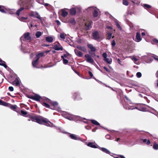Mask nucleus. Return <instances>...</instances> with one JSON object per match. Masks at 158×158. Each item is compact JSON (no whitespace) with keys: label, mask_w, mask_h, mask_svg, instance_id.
I'll return each instance as SVG.
<instances>
[{"label":"nucleus","mask_w":158,"mask_h":158,"mask_svg":"<svg viewBox=\"0 0 158 158\" xmlns=\"http://www.w3.org/2000/svg\"><path fill=\"white\" fill-rule=\"evenodd\" d=\"M31 3L32 0H19L17 2L18 4L23 7H21L17 10L16 12V14L19 16L24 9L30 8Z\"/></svg>","instance_id":"f257e3e1"},{"label":"nucleus","mask_w":158,"mask_h":158,"mask_svg":"<svg viewBox=\"0 0 158 158\" xmlns=\"http://www.w3.org/2000/svg\"><path fill=\"white\" fill-rule=\"evenodd\" d=\"M32 121H35L37 123L41 124L43 123H45V125L47 126L52 127L53 126V124L48 120L44 117L40 116H33L31 118Z\"/></svg>","instance_id":"f03ea898"},{"label":"nucleus","mask_w":158,"mask_h":158,"mask_svg":"<svg viewBox=\"0 0 158 158\" xmlns=\"http://www.w3.org/2000/svg\"><path fill=\"white\" fill-rule=\"evenodd\" d=\"M62 115L65 118L70 120H74L75 121H82L83 120H85V118H83L79 116H76L68 114L66 112H64Z\"/></svg>","instance_id":"7ed1b4c3"},{"label":"nucleus","mask_w":158,"mask_h":158,"mask_svg":"<svg viewBox=\"0 0 158 158\" xmlns=\"http://www.w3.org/2000/svg\"><path fill=\"white\" fill-rule=\"evenodd\" d=\"M45 100L49 103L52 104L51 106L50 109L52 110H57L58 112L60 111V108L58 106V103L56 102H52L48 98H45Z\"/></svg>","instance_id":"20e7f679"},{"label":"nucleus","mask_w":158,"mask_h":158,"mask_svg":"<svg viewBox=\"0 0 158 158\" xmlns=\"http://www.w3.org/2000/svg\"><path fill=\"white\" fill-rule=\"evenodd\" d=\"M87 11L88 12H90L91 11H94L93 12V15L94 17H97L98 16V9L94 6H91L88 7L87 9Z\"/></svg>","instance_id":"39448f33"},{"label":"nucleus","mask_w":158,"mask_h":158,"mask_svg":"<svg viewBox=\"0 0 158 158\" xmlns=\"http://www.w3.org/2000/svg\"><path fill=\"white\" fill-rule=\"evenodd\" d=\"M102 56L103 57V60L108 64H111L112 62V59L109 57H107V54L104 52L102 54Z\"/></svg>","instance_id":"423d86ee"},{"label":"nucleus","mask_w":158,"mask_h":158,"mask_svg":"<svg viewBox=\"0 0 158 158\" xmlns=\"http://www.w3.org/2000/svg\"><path fill=\"white\" fill-rule=\"evenodd\" d=\"M30 34L29 32H27L25 33L23 36L20 38V40L22 41V40L24 39V40L27 41H30L31 40V37L30 35Z\"/></svg>","instance_id":"0eeeda50"},{"label":"nucleus","mask_w":158,"mask_h":158,"mask_svg":"<svg viewBox=\"0 0 158 158\" xmlns=\"http://www.w3.org/2000/svg\"><path fill=\"white\" fill-rule=\"evenodd\" d=\"M92 35L94 40L98 41H100V35L99 32L98 31H94L92 32Z\"/></svg>","instance_id":"6e6552de"},{"label":"nucleus","mask_w":158,"mask_h":158,"mask_svg":"<svg viewBox=\"0 0 158 158\" xmlns=\"http://www.w3.org/2000/svg\"><path fill=\"white\" fill-rule=\"evenodd\" d=\"M53 49L56 50H62L63 48L60 44L58 42L55 43L53 47Z\"/></svg>","instance_id":"1a4fd4ad"},{"label":"nucleus","mask_w":158,"mask_h":158,"mask_svg":"<svg viewBox=\"0 0 158 158\" xmlns=\"http://www.w3.org/2000/svg\"><path fill=\"white\" fill-rule=\"evenodd\" d=\"M92 23V21L91 20H88L87 22H85V29L86 30H89L91 28Z\"/></svg>","instance_id":"9d476101"},{"label":"nucleus","mask_w":158,"mask_h":158,"mask_svg":"<svg viewBox=\"0 0 158 158\" xmlns=\"http://www.w3.org/2000/svg\"><path fill=\"white\" fill-rule=\"evenodd\" d=\"M85 56L86 58V61L87 62L93 64L94 62V60L89 54H86Z\"/></svg>","instance_id":"9b49d317"},{"label":"nucleus","mask_w":158,"mask_h":158,"mask_svg":"<svg viewBox=\"0 0 158 158\" xmlns=\"http://www.w3.org/2000/svg\"><path fill=\"white\" fill-rule=\"evenodd\" d=\"M30 98L36 101H39L41 98V97L38 95L35 94L34 95L31 96Z\"/></svg>","instance_id":"f8f14e48"},{"label":"nucleus","mask_w":158,"mask_h":158,"mask_svg":"<svg viewBox=\"0 0 158 158\" xmlns=\"http://www.w3.org/2000/svg\"><path fill=\"white\" fill-rule=\"evenodd\" d=\"M70 138L73 139L75 140H81V138L79 136L77 135L73 134H71L69 135Z\"/></svg>","instance_id":"ddd939ff"},{"label":"nucleus","mask_w":158,"mask_h":158,"mask_svg":"<svg viewBox=\"0 0 158 158\" xmlns=\"http://www.w3.org/2000/svg\"><path fill=\"white\" fill-rule=\"evenodd\" d=\"M73 98L74 99L77 100H80L82 99V98L80 97V94L77 93H75L73 94Z\"/></svg>","instance_id":"4468645a"},{"label":"nucleus","mask_w":158,"mask_h":158,"mask_svg":"<svg viewBox=\"0 0 158 158\" xmlns=\"http://www.w3.org/2000/svg\"><path fill=\"white\" fill-rule=\"evenodd\" d=\"M142 40L140 37V35L139 33L137 32L136 36V38L135 41L137 42H139L141 41Z\"/></svg>","instance_id":"2eb2a0df"},{"label":"nucleus","mask_w":158,"mask_h":158,"mask_svg":"<svg viewBox=\"0 0 158 158\" xmlns=\"http://www.w3.org/2000/svg\"><path fill=\"white\" fill-rule=\"evenodd\" d=\"M123 106L124 108L126 109L133 110L135 109L134 106H130L128 104H126L125 105L124 104Z\"/></svg>","instance_id":"dca6fc26"},{"label":"nucleus","mask_w":158,"mask_h":158,"mask_svg":"<svg viewBox=\"0 0 158 158\" xmlns=\"http://www.w3.org/2000/svg\"><path fill=\"white\" fill-rule=\"evenodd\" d=\"M95 143L94 142H89V143L87 145L88 146L92 148H98L95 144Z\"/></svg>","instance_id":"f3484780"},{"label":"nucleus","mask_w":158,"mask_h":158,"mask_svg":"<svg viewBox=\"0 0 158 158\" xmlns=\"http://www.w3.org/2000/svg\"><path fill=\"white\" fill-rule=\"evenodd\" d=\"M74 52L76 54L77 56L79 57H81L82 56L83 53L79 51L76 49H75L74 50Z\"/></svg>","instance_id":"a211bd4d"},{"label":"nucleus","mask_w":158,"mask_h":158,"mask_svg":"<svg viewBox=\"0 0 158 158\" xmlns=\"http://www.w3.org/2000/svg\"><path fill=\"white\" fill-rule=\"evenodd\" d=\"M87 46L90 49L91 51L94 52L96 51V49L94 47L92 44H88Z\"/></svg>","instance_id":"6ab92c4d"},{"label":"nucleus","mask_w":158,"mask_h":158,"mask_svg":"<svg viewBox=\"0 0 158 158\" xmlns=\"http://www.w3.org/2000/svg\"><path fill=\"white\" fill-rule=\"evenodd\" d=\"M39 60V58H36V59L34 61H33L32 64L34 67L37 68L36 65L38 64V61Z\"/></svg>","instance_id":"aec40b11"},{"label":"nucleus","mask_w":158,"mask_h":158,"mask_svg":"<svg viewBox=\"0 0 158 158\" xmlns=\"http://www.w3.org/2000/svg\"><path fill=\"white\" fill-rule=\"evenodd\" d=\"M12 84L15 86H17L19 85L20 83L18 79L16 78L15 80L12 82Z\"/></svg>","instance_id":"412c9836"},{"label":"nucleus","mask_w":158,"mask_h":158,"mask_svg":"<svg viewBox=\"0 0 158 158\" xmlns=\"http://www.w3.org/2000/svg\"><path fill=\"white\" fill-rule=\"evenodd\" d=\"M45 98H44V102L42 104V105L44 106L46 108H50L51 106H49V105L46 102H47V101L45 100Z\"/></svg>","instance_id":"4be33fe9"},{"label":"nucleus","mask_w":158,"mask_h":158,"mask_svg":"<svg viewBox=\"0 0 158 158\" xmlns=\"http://www.w3.org/2000/svg\"><path fill=\"white\" fill-rule=\"evenodd\" d=\"M46 40L47 42L49 43H51L53 41V38L52 36H48L46 37Z\"/></svg>","instance_id":"5701e85b"},{"label":"nucleus","mask_w":158,"mask_h":158,"mask_svg":"<svg viewBox=\"0 0 158 158\" xmlns=\"http://www.w3.org/2000/svg\"><path fill=\"white\" fill-rule=\"evenodd\" d=\"M100 149L103 152H104L107 154H109L110 153V151L105 148H100Z\"/></svg>","instance_id":"b1692460"},{"label":"nucleus","mask_w":158,"mask_h":158,"mask_svg":"<svg viewBox=\"0 0 158 158\" xmlns=\"http://www.w3.org/2000/svg\"><path fill=\"white\" fill-rule=\"evenodd\" d=\"M70 13L71 15H74L76 13V10L75 8H72L70 10Z\"/></svg>","instance_id":"393cba45"},{"label":"nucleus","mask_w":158,"mask_h":158,"mask_svg":"<svg viewBox=\"0 0 158 158\" xmlns=\"http://www.w3.org/2000/svg\"><path fill=\"white\" fill-rule=\"evenodd\" d=\"M70 56V55L69 54L67 53L65 54H64L63 55L61 56V58L62 59L65 58L66 59H68L69 58Z\"/></svg>","instance_id":"a878e982"},{"label":"nucleus","mask_w":158,"mask_h":158,"mask_svg":"<svg viewBox=\"0 0 158 158\" xmlns=\"http://www.w3.org/2000/svg\"><path fill=\"white\" fill-rule=\"evenodd\" d=\"M0 62V65L3 66L6 69H7V68H8L6 64V62L4 61L1 60V61Z\"/></svg>","instance_id":"bb28decb"},{"label":"nucleus","mask_w":158,"mask_h":158,"mask_svg":"<svg viewBox=\"0 0 158 158\" xmlns=\"http://www.w3.org/2000/svg\"><path fill=\"white\" fill-rule=\"evenodd\" d=\"M18 19H19V20L22 22H25L24 20H25L27 19H28V17H20L19 16L18 17Z\"/></svg>","instance_id":"cd10ccee"},{"label":"nucleus","mask_w":158,"mask_h":158,"mask_svg":"<svg viewBox=\"0 0 158 158\" xmlns=\"http://www.w3.org/2000/svg\"><path fill=\"white\" fill-rule=\"evenodd\" d=\"M9 104L8 103L6 102H5L3 101L0 99V105H2L3 106H7L9 105Z\"/></svg>","instance_id":"c85d7f7f"},{"label":"nucleus","mask_w":158,"mask_h":158,"mask_svg":"<svg viewBox=\"0 0 158 158\" xmlns=\"http://www.w3.org/2000/svg\"><path fill=\"white\" fill-rule=\"evenodd\" d=\"M68 15V13L67 12L65 11L64 10H62V14L61 15L63 17H65L66 16Z\"/></svg>","instance_id":"c756f323"},{"label":"nucleus","mask_w":158,"mask_h":158,"mask_svg":"<svg viewBox=\"0 0 158 158\" xmlns=\"http://www.w3.org/2000/svg\"><path fill=\"white\" fill-rule=\"evenodd\" d=\"M42 34V33L40 31H37L36 32L35 35L36 38H39Z\"/></svg>","instance_id":"7c9ffc66"},{"label":"nucleus","mask_w":158,"mask_h":158,"mask_svg":"<svg viewBox=\"0 0 158 158\" xmlns=\"http://www.w3.org/2000/svg\"><path fill=\"white\" fill-rule=\"evenodd\" d=\"M91 123L96 125H98L99 126L100 125V124L96 121L94 120H91Z\"/></svg>","instance_id":"2f4dec72"},{"label":"nucleus","mask_w":158,"mask_h":158,"mask_svg":"<svg viewBox=\"0 0 158 158\" xmlns=\"http://www.w3.org/2000/svg\"><path fill=\"white\" fill-rule=\"evenodd\" d=\"M77 48L79 49L82 50V51H83L84 52L86 51V49L84 47H81V46H77Z\"/></svg>","instance_id":"473e14b6"},{"label":"nucleus","mask_w":158,"mask_h":158,"mask_svg":"<svg viewBox=\"0 0 158 158\" xmlns=\"http://www.w3.org/2000/svg\"><path fill=\"white\" fill-rule=\"evenodd\" d=\"M35 13L36 15H37V16L36 17H35V18H37L40 19L42 23H43V22H42V21L41 18L40 17V15H39V14L37 12H35Z\"/></svg>","instance_id":"72a5a7b5"},{"label":"nucleus","mask_w":158,"mask_h":158,"mask_svg":"<svg viewBox=\"0 0 158 158\" xmlns=\"http://www.w3.org/2000/svg\"><path fill=\"white\" fill-rule=\"evenodd\" d=\"M142 6L145 9H147V8H151V6L148 4H143Z\"/></svg>","instance_id":"f704fd0d"},{"label":"nucleus","mask_w":158,"mask_h":158,"mask_svg":"<svg viewBox=\"0 0 158 158\" xmlns=\"http://www.w3.org/2000/svg\"><path fill=\"white\" fill-rule=\"evenodd\" d=\"M112 32H108L107 33V39L110 40L112 36Z\"/></svg>","instance_id":"c9c22d12"},{"label":"nucleus","mask_w":158,"mask_h":158,"mask_svg":"<svg viewBox=\"0 0 158 158\" xmlns=\"http://www.w3.org/2000/svg\"><path fill=\"white\" fill-rule=\"evenodd\" d=\"M10 108L12 110L15 111L17 108V106L15 105H11Z\"/></svg>","instance_id":"e433bc0d"},{"label":"nucleus","mask_w":158,"mask_h":158,"mask_svg":"<svg viewBox=\"0 0 158 158\" xmlns=\"http://www.w3.org/2000/svg\"><path fill=\"white\" fill-rule=\"evenodd\" d=\"M153 148L155 150H157L158 149V144L155 143L153 145Z\"/></svg>","instance_id":"4c0bfd02"},{"label":"nucleus","mask_w":158,"mask_h":158,"mask_svg":"<svg viewBox=\"0 0 158 158\" xmlns=\"http://www.w3.org/2000/svg\"><path fill=\"white\" fill-rule=\"evenodd\" d=\"M76 41L78 44L81 43L82 42V40L79 37H77L76 39Z\"/></svg>","instance_id":"58836bf2"},{"label":"nucleus","mask_w":158,"mask_h":158,"mask_svg":"<svg viewBox=\"0 0 158 158\" xmlns=\"http://www.w3.org/2000/svg\"><path fill=\"white\" fill-rule=\"evenodd\" d=\"M131 59L133 60L134 61V62L135 64H138L137 63H136V62L138 60V59H137L134 56H132L131 57Z\"/></svg>","instance_id":"ea45409f"},{"label":"nucleus","mask_w":158,"mask_h":158,"mask_svg":"<svg viewBox=\"0 0 158 158\" xmlns=\"http://www.w3.org/2000/svg\"><path fill=\"white\" fill-rule=\"evenodd\" d=\"M66 36V35L64 33H60V37L63 39L65 38Z\"/></svg>","instance_id":"a19ab883"},{"label":"nucleus","mask_w":158,"mask_h":158,"mask_svg":"<svg viewBox=\"0 0 158 158\" xmlns=\"http://www.w3.org/2000/svg\"><path fill=\"white\" fill-rule=\"evenodd\" d=\"M8 12L10 14H13L15 13V10H9L8 11Z\"/></svg>","instance_id":"79ce46f5"},{"label":"nucleus","mask_w":158,"mask_h":158,"mask_svg":"<svg viewBox=\"0 0 158 158\" xmlns=\"http://www.w3.org/2000/svg\"><path fill=\"white\" fill-rule=\"evenodd\" d=\"M44 54L43 53H40L37 54L36 56V58H40V57L41 56H43Z\"/></svg>","instance_id":"37998d69"},{"label":"nucleus","mask_w":158,"mask_h":158,"mask_svg":"<svg viewBox=\"0 0 158 158\" xmlns=\"http://www.w3.org/2000/svg\"><path fill=\"white\" fill-rule=\"evenodd\" d=\"M123 3L125 6H128L129 4L127 0H123Z\"/></svg>","instance_id":"c03bdc74"},{"label":"nucleus","mask_w":158,"mask_h":158,"mask_svg":"<svg viewBox=\"0 0 158 158\" xmlns=\"http://www.w3.org/2000/svg\"><path fill=\"white\" fill-rule=\"evenodd\" d=\"M4 7L3 6H0V11L2 13H6L4 10Z\"/></svg>","instance_id":"a18cd8bd"},{"label":"nucleus","mask_w":158,"mask_h":158,"mask_svg":"<svg viewBox=\"0 0 158 158\" xmlns=\"http://www.w3.org/2000/svg\"><path fill=\"white\" fill-rule=\"evenodd\" d=\"M36 1L41 4H44V0H36Z\"/></svg>","instance_id":"49530a36"},{"label":"nucleus","mask_w":158,"mask_h":158,"mask_svg":"<svg viewBox=\"0 0 158 158\" xmlns=\"http://www.w3.org/2000/svg\"><path fill=\"white\" fill-rule=\"evenodd\" d=\"M63 62L64 64H66L68 62V60L67 59L64 58L63 59Z\"/></svg>","instance_id":"de8ad7c7"},{"label":"nucleus","mask_w":158,"mask_h":158,"mask_svg":"<svg viewBox=\"0 0 158 158\" xmlns=\"http://www.w3.org/2000/svg\"><path fill=\"white\" fill-rule=\"evenodd\" d=\"M29 15L31 17H35L34 12L33 11L31 12L29 14Z\"/></svg>","instance_id":"09e8293b"},{"label":"nucleus","mask_w":158,"mask_h":158,"mask_svg":"<svg viewBox=\"0 0 158 158\" xmlns=\"http://www.w3.org/2000/svg\"><path fill=\"white\" fill-rule=\"evenodd\" d=\"M136 75L137 77L140 78L141 77L142 74L141 73L138 72L137 73Z\"/></svg>","instance_id":"8fccbe9b"},{"label":"nucleus","mask_w":158,"mask_h":158,"mask_svg":"<svg viewBox=\"0 0 158 158\" xmlns=\"http://www.w3.org/2000/svg\"><path fill=\"white\" fill-rule=\"evenodd\" d=\"M21 113L23 115H26L27 114V112L25 111H24L23 110H21Z\"/></svg>","instance_id":"3c124183"},{"label":"nucleus","mask_w":158,"mask_h":158,"mask_svg":"<svg viewBox=\"0 0 158 158\" xmlns=\"http://www.w3.org/2000/svg\"><path fill=\"white\" fill-rule=\"evenodd\" d=\"M8 89L10 91H13L14 90V88L12 86H10L8 88Z\"/></svg>","instance_id":"603ef678"},{"label":"nucleus","mask_w":158,"mask_h":158,"mask_svg":"<svg viewBox=\"0 0 158 158\" xmlns=\"http://www.w3.org/2000/svg\"><path fill=\"white\" fill-rule=\"evenodd\" d=\"M116 44L114 40H113L112 41V46L113 47H114Z\"/></svg>","instance_id":"864d4df0"},{"label":"nucleus","mask_w":158,"mask_h":158,"mask_svg":"<svg viewBox=\"0 0 158 158\" xmlns=\"http://www.w3.org/2000/svg\"><path fill=\"white\" fill-rule=\"evenodd\" d=\"M116 26H117V27L119 29L121 30V27H120V25H119V24L118 23H116Z\"/></svg>","instance_id":"5fc2aeb1"},{"label":"nucleus","mask_w":158,"mask_h":158,"mask_svg":"<svg viewBox=\"0 0 158 158\" xmlns=\"http://www.w3.org/2000/svg\"><path fill=\"white\" fill-rule=\"evenodd\" d=\"M117 60L119 64L120 65H123V64L121 63V61H120V60L119 59H117Z\"/></svg>","instance_id":"6e6d98bb"},{"label":"nucleus","mask_w":158,"mask_h":158,"mask_svg":"<svg viewBox=\"0 0 158 158\" xmlns=\"http://www.w3.org/2000/svg\"><path fill=\"white\" fill-rule=\"evenodd\" d=\"M103 68L107 72H110V70L108 69L106 67L104 66L103 67Z\"/></svg>","instance_id":"4d7b16f0"},{"label":"nucleus","mask_w":158,"mask_h":158,"mask_svg":"<svg viewBox=\"0 0 158 158\" xmlns=\"http://www.w3.org/2000/svg\"><path fill=\"white\" fill-rule=\"evenodd\" d=\"M153 41L155 43H158V40L156 39H154Z\"/></svg>","instance_id":"13d9d810"},{"label":"nucleus","mask_w":158,"mask_h":158,"mask_svg":"<svg viewBox=\"0 0 158 158\" xmlns=\"http://www.w3.org/2000/svg\"><path fill=\"white\" fill-rule=\"evenodd\" d=\"M89 75L91 77H93V74L91 72L89 71Z\"/></svg>","instance_id":"bf43d9fd"},{"label":"nucleus","mask_w":158,"mask_h":158,"mask_svg":"<svg viewBox=\"0 0 158 158\" xmlns=\"http://www.w3.org/2000/svg\"><path fill=\"white\" fill-rule=\"evenodd\" d=\"M56 23H57L58 25H60V23L59 20H56Z\"/></svg>","instance_id":"052dcab7"},{"label":"nucleus","mask_w":158,"mask_h":158,"mask_svg":"<svg viewBox=\"0 0 158 158\" xmlns=\"http://www.w3.org/2000/svg\"><path fill=\"white\" fill-rule=\"evenodd\" d=\"M146 142H147L146 144L147 145H149L150 143V141L149 140H147Z\"/></svg>","instance_id":"680f3d73"},{"label":"nucleus","mask_w":158,"mask_h":158,"mask_svg":"<svg viewBox=\"0 0 158 158\" xmlns=\"http://www.w3.org/2000/svg\"><path fill=\"white\" fill-rule=\"evenodd\" d=\"M106 27L108 29H110V30H112V27H111L107 26Z\"/></svg>","instance_id":"e2e57ef3"},{"label":"nucleus","mask_w":158,"mask_h":158,"mask_svg":"<svg viewBox=\"0 0 158 158\" xmlns=\"http://www.w3.org/2000/svg\"><path fill=\"white\" fill-rule=\"evenodd\" d=\"M125 98L126 99V100H128L129 101V103L131 104V101L130 100H129L128 98L127 97H126V96L125 97Z\"/></svg>","instance_id":"0e129e2a"},{"label":"nucleus","mask_w":158,"mask_h":158,"mask_svg":"<svg viewBox=\"0 0 158 158\" xmlns=\"http://www.w3.org/2000/svg\"><path fill=\"white\" fill-rule=\"evenodd\" d=\"M143 141V142L144 143H145V142H146L147 141V139H142Z\"/></svg>","instance_id":"69168bd1"},{"label":"nucleus","mask_w":158,"mask_h":158,"mask_svg":"<svg viewBox=\"0 0 158 158\" xmlns=\"http://www.w3.org/2000/svg\"><path fill=\"white\" fill-rule=\"evenodd\" d=\"M91 55L92 57H94L95 56V54L94 52L92 53Z\"/></svg>","instance_id":"338daca9"},{"label":"nucleus","mask_w":158,"mask_h":158,"mask_svg":"<svg viewBox=\"0 0 158 158\" xmlns=\"http://www.w3.org/2000/svg\"><path fill=\"white\" fill-rule=\"evenodd\" d=\"M156 77H158V70L157 71L156 73Z\"/></svg>","instance_id":"774afa93"}]
</instances>
